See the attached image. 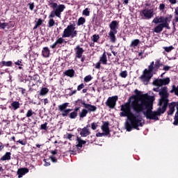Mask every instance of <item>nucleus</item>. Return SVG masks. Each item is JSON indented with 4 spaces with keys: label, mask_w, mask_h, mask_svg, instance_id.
Listing matches in <instances>:
<instances>
[{
    "label": "nucleus",
    "mask_w": 178,
    "mask_h": 178,
    "mask_svg": "<svg viewBox=\"0 0 178 178\" xmlns=\"http://www.w3.org/2000/svg\"><path fill=\"white\" fill-rule=\"evenodd\" d=\"M134 92L136 95H132L131 98L134 99L131 102V106L135 113H141L145 109L147 111L144 113L146 119L150 120H159L158 116H161V112L157 110L156 111H152V104L154 102V97L148 95V94L141 95V92L136 89Z\"/></svg>",
    "instance_id": "1"
},
{
    "label": "nucleus",
    "mask_w": 178,
    "mask_h": 178,
    "mask_svg": "<svg viewBox=\"0 0 178 178\" xmlns=\"http://www.w3.org/2000/svg\"><path fill=\"white\" fill-rule=\"evenodd\" d=\"M132 102L133 101L131 102L129 99L127 102L120 106L121 113H120V116L121 118H128V120L129 121V122H127L125 124L127 131H131L133 129L140 130L138 127H143L144 126V123L142 122L143 118H138V115L131 112V108L133 109L131 106Z\"/></svg>",
    "instance_id": "2"
},
{
    "label": "nucleus",
    "mask_w": 178,
    "mask_h": 178,
    "mask_svg": "<svg viewBox=\"0 0 178 178\" xmlns=\"http://www.w3.org/2000/svg\"><path fill=\"white\" fill-rule=\"evenodd\" d=\"M163 66V64L161 63V60L156 59L155 64L154 62L152 61L150 65L148 66V70L145 69L143 74L140 76V79L143 81V83H148L151 79H152V72H158L159 67Z\"/></svg>",
    "instance_id": "3"
},
{
    "label": "nucleus",
    "mask_w": 178,
    "mask_h": 178,
    "mask_svg": "<svg viewBox=\"0 0 178 178\" xmlns=\"http://www.w3.org/2000/svg\"><path fill=\"white\" fill-rule=\"evenodd\" d=\"M48 6L53 9V10L50 13L49 17L53 19V17H58L60 19L62 12L66 9V6L64 4H59L58 3L54 2L53 0H50L48 1Z\"/></svg>",
    "instance_id": "4"
},
{
    "label": "nucleus",
    "mask_w": 178,
    "mask_h": 178,
    "mask_svg": "<svg viewBox=\"0 0 178 178\" xmlns=\"http://www.w3.org/2000/svg\"><path fill=\"white\" fill-rule=\"evenodd\" d=\"M159 95H161V99H160L159 105V106H163L162 108L159 107L157 110H159V112L162 115L165 112H166V109L168 108V104H169V99H168V90L167 88L164 87L161 89V90L159 91Z\"/></svg>",
    "instance_id": "5"
},
{
    "label": "nucleus",
    "mask_w": 178,
    "mask_h": 178,
    "mask_svg": "<svg viewBox=\"0 0 178 178\" xmlns=\"http://www.w3.org/2000/svg\"><path fill=\"white\" fill-rule=\"evenodd\" d=\"M159 95H161V99H160L159 105V106H163L162 108L159 107L157 110H159V112L162 115L165 112H166V109L168 108V104H169V99H168V90L167 88L164 87L161 89V90L159 91Z\"/></svg>",
    "instance_id": "6"
},
{
    "label": "nucleus",
    "mask_w": 178,
    "mask_h": 178,
    "mask_svg": "<svg viewBox=\"0 0 178 178\" xmlns=\"http://www.w3.org/2000/svg\"><path fill=\"white\" fill-rule=\"evenodd\" d=\"M110 31L108 33V37L111 42L115 44L116 42V34H118V30H119V22L116 20L112 21L109 24Z\"/></svg>",
    "instance_id": "7"
},
{
    "label": "nucleus",
    "mask_w": 178,
    "mask_h": 178,
    "mask_svg": "<svg viewBox=\"0 0 178 178\" xmlns=\"http://www.w3.org/2000/svg\"><path fill=\"white\" fill-rule=\"evenodd\" d=\"M78 31L76 30V24L70 23L66 29H64L63 33V38H68L71 37V38H74V37H77Z\"/></svg>",
    "instance_id": "8"
},
{
    "label": "nucleus",
    "mask_w": 178,
    "mask_h": 178,
    "mask_svg": "<svg viewBox=\"0 0 178 178\" xmlns=\"http://www.w3.org/2000/svg\"><path fill=\"white\" fill-rule=\"evenodd\" d=\"M69 104H70L68 102H65L59 105L58 111L61 112L60 115L63 118H69L70 119H72L70 117V112H72L73 110L72 108H67Z\"/></svg>",
    "instance_id": "9"
},
{
    "label": "nucleus",
    "mask_w": 178,
    "mask_h": 178,
    "mask_svg": "<svg viewBox=\"0 0 178 178\" xmlns=\"http://www.w3.org/2000/svg\"><path fill=\"white\" fill-rule=\"evenodd\" d=\"M118 99H119V97L117 95L109 97L106 102V105L110 108V109H115V106H116V102H118Z\"/></svg>",
    "instance_id": "10"
},
{
    "label": "nucleus",
    "mask_w": 178,
    "mask_h": 178,
    "mask_svg": "<svg viewBox=\"0 0 178 178\" xmlns=\"http://www.w3.org/2000/svg\"><path fill=\"white\" fill-rule=\"evenodd\" d=\"M170 83V78H165V79H155L152 84L153 86H155L156 87H162V86H168Z\"/></svg>",
    "instance_id": "11"
},
{
    "label": "nucleus",
    "mask_w": 178,
    "mask_h": 178,
    "mask_svg": "<svg viewBox=\"0 0 178 178\" xmlns=\"http://www.w3.org/2000/svg\"><path fill=\"white\" fill-rule=\"evenodd\" d=\"M141 15L145 19L149 20V19L154 17V10L149 8H145L141 11Z\"/></svg>",
    "instance_id": "12"
},
{
    "label": "nucleus",
    "mask_w": 178,
    "mask_h": 178,
    "mask_svg": "<svg viewBox=\"0 0 178 178\" xmlns=\"http://www.w3.org/2000/svg\"><path fill=\"white\" fill-rule=\"evenodd\" d=\"M63 42L66 44V42H67L65 40V39H63V36L62 38H58L56 42L50 46V48H51L52 49H55V48H61L62 44H63Z\"/></svg>",
    "instance_id": "13"
},
{
    "label": "nucleus",
    "mask_w": 178,
    "mask_h": 178,
    "mask_svg": "<svg viewBox=\"0 0 178 178\" xmlns=\"http://www.w3.org/2000/svg\"><path fill=\"white\" fill-rule=\"evenodd\" d=\"M74 52L75 58H76L77 59H80L83 56V54H84V49H83V47H81L80 45H77L74 49Z\"/></svg>",
    "instance_id": "14"
},
{
    "label": "nucleus",
    "mask_w": 178,
    "mask_h": 178,
    "mask_svg": "<svg viewBox=\"0 0 178 178\" xmlns=\"http://www.w3.org/2000/svg\"><path fill=\"white\" fill-rule=\"evenodd\" d=\"M103 133H105L106 136L111 134V130L109 129V122L103 121V124L101 127Z\"/></svg>",
    "instance_id": "15"
},
{
    "label": "nucleus",
    "mask_w": 178,
    "mask_h": 178,
    "mask_svg": "<svg viewBox=\"0 0 178 178\" xmlns=\"http://www.w3.org/2000/svg\"><path fill=\"white\" fill-rule=\"evenodd\" d=\"M177 104L178 102H173L169 104V111H168V115L169 116H170V115H172V113H175V108L177 106Z\"/></svg>",
    "instance_id": "16"
},
{
    "label": "nucleus",
    "mask_w": 178,
    "mask_h": 178,
    "mask_svg": "<svg viewBox=\"0 0 178 178\" xmlns=\"http://www.w3.org/2000/svg\"><path fill=\"white\" fill-rule=\"evenodd\" d=\"M81 106H75V108H74V111L70 113V117L71 119H76L77 116L79 115V111H80Z\"/></svg>",
    "instance_id": "17"
},
{
    "label": "nucleus",
    "mask_w": 178,
    "mask_h": 178,
    "mask_svg": "<svg viewBox=\"0 0 178 178\" xmlns=\"http://www.w3.org/2000/svg\"><path fill=\"white\" fill-rule=\"evenodd\" d=\"M29 168H24L18 169L17 173L18 175V177L22 178L23 177V176H24V175H26V173H29Z\"/></svg>",
    "instance_id": "18"
},
{
    "label": "nucleus",
    "mask_w": 178,
    "mask_h": 178,
    "mask_svg": "<svg viewBox=\"0 0 178 178\" xmlns=\"http://www.w3.org/2000/svg\"><path fill=\"white\" fill-rule=\"evenodd\" d=\"M85 108L88 111V113H90V112H95L97 111V106L95 105H92L90 104H87L85 105Z\"/></svg>",
    "instance_id": "19"
},
{
    "label": "nucleus",
    "mask_w": 178,
    "mask_h": 178,
    "mask_svg": "<svg viewBox=\"0 0 178 178\" xmlns=\"http://www.w3.org/2000/svg\"><path fill=\"white\" fill-rule=\"evenodd\" d=\"M20 108V103L17 101L13 102L9 106V108L11 109V111H17Z\"/></svg>",
    "instance_id": "20"
},
{
    "label": "nucleus",
    "mask_w": 178,
    "mask_h": 178,
    "mask_svg": "<svg viewBox=\"0 0 178 178\" xmlns=\"http://www.w3.org/2000/svg\"><path fill=\"white\" fill-rule=\"evenodd\" d=\"M76 148H83V145H84V144H86L87 143L86 140H83V139H81V137L79 136L76 137Z\"/></svg>",
    "instance_id": "21"
},
{
    "label": "nucleus",
    "mask_w": 178,
    "mask_h": 178,
    "mask_svg": "<svg viewBox=\"0 0 178 178\" xmlns=\"http://www.w3.org/2000/svg\"><path fill=\"white\" fill-rule=\"evenodd\" d=\"M99 63H102V65H108V58L106 57V52H104L102 56L99 58Z\"/></svg>",
    "instance_id": "22"
},
{
    "label": "nucleus",
    "mask_w": 178,
    "mask_h": 178,
    "mask_svg": "<svg viewBox=\"0 0 178 178\" xmlns=\"http://www.w3.org/2000/svg\"><path fill=\"white\" fill-rule=\"evenodd\" d=\"M87 103L86 101L82 100L81 99H78L77 100L74 102V106H80L81 108V105H83V108L86 107Z\"/></svg>",
    "instance_id": "23"
},
{
    "label": "nucleus",
    "mask_w": 178,
    "mask_h": 178,
    "mask_svg": "<svg viewBox=\"0 0 178 178\" xmlns=\"http://www.w3.org/2000/svg\"><path fill=\"white\" fill-rule=\"evenodd\" d=\"M90 134H91V132L90 131V129L87 128H83L80 131L81 137H87L88 136H90Z\"/></svg>",
    "instance_id": "24"
},
{
    "label": "nucleus",
    "mask_w": 178,
    "mask_h": 178,
    "mask_svg": "<svg viewBox=\"0 0 178 178\" xmlns=\"http://www.w3.org/2000/svg\"><path fill=\"white\" fill-rule=\"evenodd\" d=\"M51 54V51L48 47H43L42 51V55L44 58H49V55Z\"/></svg>",
    "instance_id": "25"
},
{
    "label": "nucleus",
    "mask_w": 178,
    "mask_h": 178,
    "mask_svg": "<svg viewBox=\"0 0 178 178\" xmlns=\"http://www.w3.org/2000/svg\"><path fill=\"white\" fill-rule=\"evenodd\" d=\"M13 63L12 61H5L2 60L0 62V68L6 66V67H12Z\"/></svg>",
    "instance_id": "26"
},
{
    "label": "nucleus",
    "mask_w": 178,
    "mask_h": 178,
    "mask_svg": "<svg viewBox=\"0 0 178 178\" xmlns=\"http://www.w3.org/2000/svg\"><path fill=\"white\" fill-rule=\"evenodd\" d=\"M152 23H154V24H160L162 23H164V17L161 16V17H156L153 21Z\"/></svg>",
    "instance_id": "27"
},
{
    "label": "nucleus",
    "mask_w": 178,
    "mask_h": 178,
    "mask_svg": "<svg viewBox=\"0 0 178 178\" xmlns=\"http://www.w3.org/2000/svg\"><path fill=\"white\" fill-rule=\"evenodd\" d=\"M153 31L154 33H156V34L162 33V31H163V26H162V24H159L157 26H156L154 28Z\"/></svg>",
    "instance_id": "28"
},
{
    "label": "nucleus",
    "mask_w": 178,
    "mask_h": 178,
    "mask_svg": "<svg viewBox=\"0 0 178 178\" xmlns=\"http://www.w3.org/2000/svg\"><path fill=\"white\" fill-rule=\"evenodd\" d=\"M31 77V80H33V81H35L36 84H41V83H42V81H41V78H40V75L38 74H35L33 76H29Z\"/></svg>",
    "instance_id": "29"
},
{
    "label": "nucleus",
    "mask_w": 178,
    "mask_h": 178,
    "mask_svg": "<svg viewBox=\"0 0 178 178\" xmlns=\"http://www.w3.org/2000/svg\"><path fill=\"white\" fill-rule=\"evenodd\" d=\"M88 115V111H87V108H83L81 112L79 113V116L80 119H83V118H86Z\"/></svg>",
    "instance_id": "30"
},
{
    "label": "nucleus",
    "mask_w": 178,
    "mask_h": 178,
    "mask_svg": "<svg viewBox=\"0 0 178 178\" xmlns=\"http://www.w3.org/2000/svg\"><path fill=\"white\" fill-rule=\"evenodd\" d=\"M74 70L73 69L67 70L64 72L65 76H67V77H74Z\"/></svg>",
    "instance_id": "31"
},
{
    "label": "nucleus",
    "mask_w": 178,
    "mask_h": 178,
    "mask_svg": "<svg viewBox=\"0 0 178 178\" xmlns=\"http://www.w3.org/2000/svg\"><path fill=\"white\" fill-rule=\"evenodd\" d=\"M140 44V40L135 39L131 41V44L129 45L130 48H136L138 47V44Z\"/></svg>",
    "instance_id": "32"
},
{
    "label": "nucleus",
    "mask_w": 178,
    "mask_h": 178,
    "mask_svg": "<svg viewBox=\"0 0 178 178\" xmlns=\"http://www.w3.org/2000/svg\"><path fill=\"white\" fill-rule=\"evenodd\" d=\"M48 92H49V89H48V88H42V90H40L39 95L44 97L47 95Z\"/></svg>",
    "instance_id": "33"
},
{
    "label": "nucleus",
    "mask_w": 178,
    "mask_h": 178,
    "mask_svg": "<svg viewBox=\"0 0 178 178\" xmlns=\"http://www.w3.org/2000/svg\"><path fill=\"white\" fill-rule=\"evenodd\" d=\"M10 155H12V153L10 152H6L1 158V161H10Z\"/></svg>",
    "instance_id": "34"
},
{
    "label": "nucleus",
    "mask_w": 178,
    "mask_h": 178,
    "mask_svg": "<svg viewBox=\"0 0 178 178\" xmlns=\"http://www.w3.org/2000/svg\"><path fill=\"white\" fill-rule=\"evenodd\" d=\"M15 65H16L17 66H19L18 69L19 70H23L22 66H24V65H23V60H22V59L18 60L17 62L15 63Z\"/></svg>",
    "instance_id": "35"
},
{
    "label": "nucleus",
    "mask_w": 178,
    "mask_h": 178,
    "mask_svg": "<svg viewBox=\"0 0 178 178\" xmlns=\"http://www.w3.org/2000/svg\"><path fill=\"white\" fill-rule=\"evenodd\" d=\"M86 23V18L83 17H80L78 19V22L76 23L77 26H83V24H84Z\"/></svg>",
    "instance_id": "36"
},
{
    "label": "nucleus",
    "mask_w": 178,
    "mask_h": 178,
    "mask_svg": "<svg viewBox=\"0 0 178 178\" xmlns=\"http://www.w3.org/2000/svg\"><path fill=\"white\" fill-rule=\"evenodd\" d=\"M42 24V19L41 18L38 19L35 23V26L33 27V30H37L40 26Z\"/></svg>",
    "instance_id": "37"
},
{
    "label": "nucleus",
    "mask_w": 178,
    "mask_h": 178,
    "mask_svg": "<svg viewBox=\"0 0 178 178\" xmlns=\"http://www.w3.org/2000/svg\"><path fill=\"white\" fill-rule=\"evenodd\" d=\"M35 113L33 111V109L30 108L26 112V118H31V116H33V115H35Z\"/></svg>",
    "instance_id": "38"
},
{
    "label": "nucleus",
    "mask_w": 178,
    "mask_h": 178,
    "mask_svg": "<svg viewBox=\"0 0 178 178\" xmlns=\"http://www.w3.org/2000/svg\"><path fill=\"white\" fill-rule=\"evenodd\" d=\"M6 27H9V24L8 22H0V29H2V30H5Z\"/></svg>",
    "instance_id": "39"
},
{
    "label": "nucleus",
    "mask_w": 178,
    "mask_h": 178,
    "mask_svg": "<svg viewBox=\"0 0 178 178\" xmlns=\"http://www.w3.org/2000/svg\"><path fill=\"white\" fill-rule=\"evenodd\" d=\"M172 17H173V16L172 15H170L165 17H164V23H170V22L172 20Z\"/></svg>",
    "instance_id": "40"
},
{
    "label": "nucleus",
    "mask_w": 178,
    "mask_h": 178,
    "mask_svg": "<svg viewBox=\"0 0 178 178\" xmlns=\"http://www.w3.org/2000/svg\"><path fill=\"white\" fill-rule=\"evenodd\" d=\"M48 27L51 28V27H54V26H55V20L54 19H50L48 22Z\"/></svg>",
    "instance_id": "41"
},
{
    "label": "nucleus",
    "mask_w": 178,
    "mask_h": 178,
    "mask_svg": "<svg viewBox=\"0 0 178 178\" xmlns=\"http://www.w3.org/2000/svg\"><path fill=\"white\" fill-rule=\"evenodd\" d=\"M48 122H44V124L40 125V130H48Z\"/></svg>",
    "instance_id": "42"
},
{
    "label": "nucleus",
    "mask_w": 178,
    "mask_h": 178,
    "mask_svg": "<svg viewBox=\"0 0 178 178\" xmlns=\"http://www.w3.org/2000/svg\"><path fill=\"white\" fill-rule=\"evenodd\" d=\"M98 40H99V35H93L92 38V41L93 42H98Z\"/></svg>",
    "instance_id": "43"
},
{
    "label": "nucleus",
    "mask_w": 178,
    "mask_h": 178,
    "mask_svg": "<svg viewBox=\"0 0 178 178\" xmlns=\"http://www.w3.org/2000/svg\"><path fill=\"white\" fill-rule=\"evenodd\" d=\"M120 77H122V79H126V77H127V71L124 70V71H122L120 73Z\"/></svg>",
    "instance_id": "44"
},
{
    "label": "nucleus",
    "mask_w": 178,
    "mask_h": 178,
    "mask_svg": "<svg viewBox=\"0 0 178 178\" xmlns=\"http://www.w3.org/2000/svg\"><path fill=\"white\" fill-rule=\"evenodd\" d=\"M67 90L71 91V92L69 94L70 97H72V95H74V94H77V90H73V88H69Z\"/></svg>",
    "instance_id": "45"
},
{
    "label": "nucleus",
    "mask_w": 178,
    "mask_h": 178,
    "mask_svg": "<svg viewBox=\"0 0 178 178\" xmlns=\"http://www.w3.org/2000/svg\"><path fill=\"white\" fill-rule=\"evenodd\" d=\"M174 49L175 47H173V46L163 47V49L165 51V52H170Z\"/></svg>",
    "instance_id": "46"
},
{
    "label": "nucleus",
    "mask_w": 178,
    "mask_h": 178,
    "mask_svg": "<svg viewBox=\"0 0 178 178\" xmlns=\"http://www.w3.org/2000/svg\"><path fill=\"white\" fill-rule=\"evenodd\" d=\"M163 29H167V30H170V26H169V22H163L161 24Z\"/></svg>",
    "instance_id": "47"
},
{
    "label": "nucleus",
    "mask_w": 178,
    "mask_h": 178,
    "mask_svg": "<svg viewBox=\"0 0 178 178\" xmlns=\"http://www.w3.org/2000/svg\"><path fill=\"white\" fill-rule=\"evenodd\" d=\"M92 80V76L91 75H88L84 78V81L86 83H88V81H91Z\"/></svg>",
    "instance_id": "48"
},
{
    "label": "nucleus",
    "mask_w": 178,
    "mask_h": 178,
    "mask_svg": "<svg viewBox=\"0 0 178 178\" xmlns=\"http://www.w3.org/2000/svg\"><path fill=\"white\" fill-rule=\"evenodd\" d=\"M98 127V123L97 122H92L91 124V129L92 130H97V128Z\"/></svg>",
    "instance_id": "49"
},
{
    "label": "nucleus",
    "mask_w": 178,
    "mask_h": 178,
    "mask_svg": "<svg viewBox=\"0 0 178 178\" xmlns=\"http://www.w3.org/2000/svg\"><path fill=\"white\" fill-rule=\"evenodd\" d=\"M83 16H90V10H88V8H86L83 10Z\"/></svg>",
    "instance_id": "50"
},
{
    "label": "nucleus",
    "mask_w": 178,
    "mask_h": 178,
    "mask_svg": "<svg viewBox=\"0 0 178 178\" xmlns=\"http://www.w3.org/2000/svg\"><path fill=\"white\" fill-rule=\"evenodd\" d=\"M28 6H29L30 10H34V7H35V6H34V2H33V3H28Z\"/></svg>",
    "instance_id": "51"
},
{
    "label": "nucleus",
    "mask_w": 178,
    "mask_h": 178,
    "mask_svg": "<svg viewBox=\"0 0 178 178\" xmlns=\"http://www.w3.org/2000/svg\"><path fill=\"white\" fill-rule=\"evenodd\" d=\"M84 87H85L84 83H81L77 86V91H81V90H83Z\"/></svg>",
    "instance_id": "52"
},
{
    "label": "nucleus",
    "mask_w": 178,
    "mask_h": 178,
    "mask_svg": "<svg viewBox=\"0 0 178 178\" xmlns=\"http://www.w3.org/2000/svg\"><path fill=\"white\" fill-rule=\"evenodd\" d=\"M73 137V135L72 134H67L65 138H67L70 140V141H72V138Z\"/></svg>",
    "instance_id": "53"
},
{
    "label": "nucleus",
    "mask_w": 178,
    "mask_h": 178,
    "mask_svg": "<svg viewBox=\"0 0 178 178\" xmlns=\"http://www.w3.org/2000/svg\"><path fill=\"white\" fill-rule=\"evenodd\" d=\"M104 136H106L105 132H104V133L99 132V133L96 134L97 137H104Z\"/></svg>",
    "instance_id": "54"
},
{
    "label": "nucleus",
    "mask_w": 178,
    "mask_h": 178,
    "mask_svg": "<svg viewBox=\"0 0 178 178\" xmlns=\"http://www.w3.org/2000/svg\"><path fill=\"white\" fill-rule=\"evenodd\" d=\"M159 10H165V5L163 3H161L159 7Z\"/></svg>",
    "instance_id": "55"
},
{
    "label": "nucleus",
    "mask_w": 178,
    "mask_h": 178,
    "mask_svg": "<svg viewBox=\"0 0 178 178\" xmlns=\"http://www.w3.org/2000/svg\"><path fill=\"white\" fill-rule=\"evenodd\" d=\"M170 70V67L168 65H164L163 70H165V72H168Z\"/></svg>",
    "instance_id": "56"
},
{
    "label": "nucleus",
    "mask_w": 178,
    "mask_h": 178,
    "mask_svg": "<svg viewBox=\"0 0 178 178\" xmlns=\"http://www.w3.org/2000/svg\"><path fill=\"white\" fill-rule=\"evenodd\" d=\"M101 62H97L95 65V69H101Z\"/></svg>",
    "instance_id": "57"
},
{
    "label": "nucleus",
    "mask_w": 178,
    "mask_h": 178,
    "mask_svg": "<svg viewBox=\"0 0 178 178\" xmlns=\"http://www.w3.org/2000/svg\"><path fill=\"white\" fill-rule=\"evenodd\" d=\"M18 90H21V92L22 95H24V94H26V89L23 88H18Z\"/></svg>",
    "instance_id": "58"
},
{
    "label": "nucleus",
    "mask_w": 178,
    "mask_h": 178,
    "mask_svg": "<svg viewBox=\"0 0 178 178\" xmlns=\"http://www.w3.org/2000/svg\"><path fill=\"white\" fill-rule=\"evenodd\" d=\"M168 1L171 5H176V3H177V0H168Z\"/></svg>",
    "instance_id": "59"
},
{
    "label": "nucleus",
    "mask_w": 178,
    "mask_h": 178,
    "mask_svg": "<svg viewBox=\"0 0 178 178\" xmlns=\"http://www.w3.org/2000/svg\"><path fill=\"white\" fill-rule=\"evenodd\" d=\"M17 143H19V144H21L22 145H26V141L24 140H19Z\"/></svg>",
    "instance_id": "60"
},
{
    "label": "nucleus",
    "mask_w": 178,
    "mask_h": 178,
    "mask_svg": "<svg viewBox=\"0 0 178 178\" xmlns=\"http://www.w3.org/2000/svg\"><path fill=\"white\" fill-rule=\"evenodd\" d=\"M50 159H51V161L52 162H54V163L58 162V159H56V157L51 156V157H50Z\"/></svg>",
    "instance_id": "61"
},
{
    "label": "nucleus",
    "mask_w": 178,
    "mask_h": 178,
    "mask_svg": "<svg viewBox=\"0 0 178 178\" xmlns=\"http://www.w3.org/2000/svg\"><path fill=\"white\" fill-rule=\"evenodd\" d=\"M43 161H44V165H45V166H51V163L47 162V159H44Z\"/></svg>",
    "instance_id": "62"
},
{
    "label": "nucleus",
    "mask_w": 178,
    "mask_h": 178,
    "mask_svg": "<svg viewBox=\"0 0 178 178\" xmlns=\"http://www.w3.org/2000/svg\"><path fill=\"white\" fill-rule=\"evenodd\" d=\"M4 148H5V145H3V143L0 142V152L2 151V149H3Z\"/></svg>",
    "instance_id": "63"
},
{
    "label": "nucleus",
    "mask_w": 178,
    "mask_h": 178,
    "mask_svg": "<svg viewBox=\"0 0 178 178\" xmlns=\"http://www.w3.org/2000/svg\"><path fill=\"white\" fill-rule=\"evenodd\" d=\"M175 15L178 16V6L175 8Z\"/></svg>",
    "instance_id": "64"
}]
</instances>
